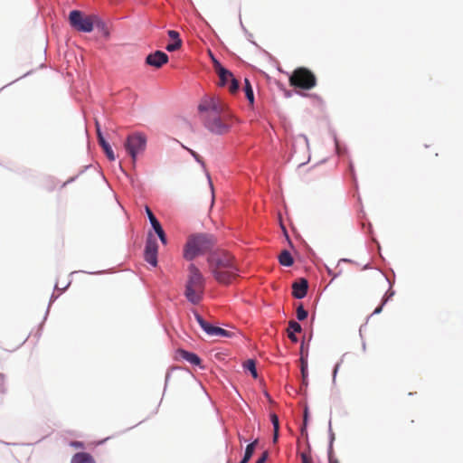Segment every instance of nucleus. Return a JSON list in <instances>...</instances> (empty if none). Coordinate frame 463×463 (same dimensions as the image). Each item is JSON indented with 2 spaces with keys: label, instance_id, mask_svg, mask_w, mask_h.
<instances>
[{
  "label": "nucleus",
  "instance_id": "obj_36",
  "mask_svg": "<svg viewBox=\"0 0 463 463\" xmlns=\"http://www.w3.org/2000/svg\"><path fill=\"white\" fill-rule=\"evenodd\" d=\"M156 234L158 236V239L160 240L161 243L163 245H166L167 244V237H166V234L162 228H160L159 230H156Z\"/></svg>",
  "mask_w": 463,
  "mask_h": 463
},
{
  "label": "nucleus",
  "instance_id": "obj_2",
  "mask_svg": "<svg viewBox=\"0 0 463 463\" xmlns=\"http://www.w3.org/2000/svg\"><path fill=\"white\" fill-rule=\"evenodd\" d=\"M216 245V238L207 232L192 233L187 238L183 249V257L192 261L199 256L213 252Z\"/></svg>",
  "mask_w": 463,
  "mask_h": 463
},
{
  "label": "nucleus",
  "instance_id": "obj_31",
  "mask_svg": "<svg viewBox=\"0 0 463 463\" xmlns=\"http://www.w3.org/2000/svg\"><path fill=\"white\" fill-rule=\"evenodd\" d=\"M182 147L184 148L185 150H187L190 155L194 158V160L200 164V165L205 170V164H204V161L203 160V158L200 156L199 154H197L195 151H194L193 149L191 148H188L187 146L182 145Z\"/></svg>",
  "mask_w": 463,
  "mask_h": 463
},
{
  "label": "nucleus",
  "instance_id": "obj_63",
  "mask_svg": "<svg viewBox=\"0 0 463 463\" xmlns=\"http://www.w3.org/2000/svg\"><path fill=\"white\" fill-rule=\"evenodd\" d=\"M250 37H252V34H250V36H248V41L251 42L252 44H255V42L251 41Z\"/></svg>",
  "mask_w": 463,
  "mask_h": 463
},
{
  "label": "nucleus",
  "instance_id": "obj_41",
  "mask_svg": "<svg viewBox=\"0 0 463 463\" xmlns=\"http://www.w3.org/2000/svg\"><path fill=\"white\" fill-rule=\"evenodd\" d=\"M177 368L178 367H176V366H171L170 368H168V370H167V372L165 373V388L166 387L167 383H168V381H169V379L171 377L172 371L176 370Z\"/></svg>",
  "mask_w": 463,
  "mask_h": 463
},
{
  "label": "nucleus",
  "instance_id": "obj_26",
  "mask_svg": "<svg viewBox=\"0 0 463 463\" xmlns=\"http://www.w3.org/2000/svg\"><path fill=\"white\" fill-rule=\"evenodd\" d=\"M226 111V105L220 103L218 100H214L213 105L212 107V112H213L216 116L220 117L222 114H224Z\"/></svg>",
  "mask_w": 463,
  "mask_h": 463
},
{
  "label": "nucleus",
  "instance_id": "obj_9",
  "mask_svg": "<svg viewBox=\"0 0 463 463\" xmlns=\"http://www.w3.org/2000/svg\"><path fill=\"white\" fill-rule=\"evenodd\" d=\"M169 61L168 55L163 51H155L146 57V63L155 68H161Z\"/></svg>",
  "mask_w": 463,
  "mask_h": 463
},
{
  "label": "nucleus",
  "instance_id": "obj_25",
  "mask_svg": "<svg viewBox=\"0 0 463 463\" xmlns=\"http://www.w3.org/2000/svg\"><path fill=\"white\" fill-rule=\"evenodd\" d=\"M300 360V372H301V377L302 378H307L308 377V365H307V352H306V355L302 358H299Z\"/></svg>",
  "mask_w": 463,
  "mask_h": 463
},
{
  "label": "nucleus",
  "instance_id": "obj_3",
  "mask_svg": "<svg viewBox=\"0 0 463 463\" xmlns=\"http://www.w3.org/2000/svg\"><path fill=\"white\" fill-rule=\"evenodd\" d=\"M204 278L194 265L189 266V275L185 283L184 296L188 302L198 305L203 297Z\"/></svg>",
  "mask_w": 463,
  "mask_h": 463
},
{
  "label": "nucleus",
  "instance_id": "obj_57",
  "mask_svg": "<svg viewBox=\"0 0 463 463\" xmlns=\"http://www.w3.org/2000/svg\"><path fill=\"white\" fill-rule=\"evenodd\" d=\"M76 179H77V176H73V177L70 178V179L66 182V184H68V183H71V182H74Z\"/></svg>",
  "mask_w": 463,
  "mask_h": 463
},
{
  "label": "nucleus",
  "instance_id": "obj_62",
  "mask_svg": "<svg viewBox=\"0 0 463 463\" xmlns=\"http://www.w3.org/2000/svg\"><path fill=\"white\" fill-rule=\"evenodd\" d=\"M250 37H252V34H250V36H248V41L251 42L252 44H255V42L251 41Z\"/></svg>",
  "mask_w": 463,
  "mask_h": 463
},
{
  "label": "nucleus",
  "instance_id": "obj_20",
  "mask_svg": "<svg viewBox=\"0 0 463 463\" xmlns=\"http://www.w3.org/2000/svg\"><path fill=\"white\" fill-rule=\"evenodd\" d=\"M244 92L249 104L253 106L255 102L254 91L250 80L247 78L244 79Z\"/></svg>",
  "mask_w": 463,
  "mask_h": 463
},
{
  "label": "nucleus",
  "instance_id": "obj_14",
  "mask_svg": "<svg viewBox=\"0 0 463 463\" xmlns=\"http://www.w3.org/2000/svg\"><path fill=\"white\" fill-rule=\"evenodd\" d=\"M71 463H96L94 458L89 452H77L71 460Z\"/></svg>",
  "mask_w": 463,
  "mask_h": 463
},
{
  "label": "nucleus",
  "instance_id": "obj_10",
  "mask_svg": "<svg viewBox=\"0 0 463 463\" xmlns=\"http://www.w3.org/2000/svg\"><path fill=\"white\" fill-rule=\"evenodd\" d=\"M96 132H97V138L98 143L102 148L103 152L105 153L107 158L109 161H114L116 159L114 151L110 146V144L106 140V138L103 136V133L101 131L99 123L96 121Z\"/></svg>",
  "mask_w": 463,
  "mask_h": 463
},
{
  "label": "nucleus",
  "instance_id": "obj_43",
  "mask_svg": "<svg viewBox=\"0 0 463 463\" xmlns=\"http://www.w3.org/2000/svg\"><path fill=\"white\" fill-rule=\"evenodd\" d=\"M302 463H312V458L307 453H301L300 455Z\"/></svg>",
  "mask_w": 463,
  "mask_h": 463
},
{
  "label": "nucleus",
  "instance_id": "obj_53",
  "mask_svg": "<svg viewBox=\"0 0 463 463\" xmlns=\"http://www.w3.org/2000/svg\"><path fill=\"white\" fill-rule=\"evenodd\" d=\"M279 430H278L277 432L275 430H273L272 442L277 443L279 440Z\"/></svg>",
  "mask_w": 463,
  "mask_h": 463
},
{
  "label": "nucleus",
  "instance_id": "obj_34",
  "mask_svg": "<svg viewBox=\"0 0 463 463\" xmlns=\"http://www.w3.org/2000/svg\"><path fill=\"white\" fill-rule=\"evenodd\" d=\"M269 419H270V422L273 426V430H275L277 432L278 430H279V416L272 412L270 413L269 415Z\"/></svg>",
  "mask_w": 463,
  "mask_h": 463
},
{
  "label": "nucleus",
  "instance_id": "obj_17",
  "mask_svg": "<svg viewBox=\"0 0 463 463\" xmlns=\"http://www.w3.org/2000/svg\"><path fill=\"white\" fill-rule=\"evenodd\" d=\"M216 73L219 76V85L222 87L228 85L230 79L232 78L233 75L232 71L225 67L217 70Z\"/></svg>",
  "mask_w": 463,
  "mask_h": 463
},
{
  "label": "nucleus",
  "instance_id": "obj_16",
  "mask_svg": "<svg viewBox=\"0 0 463 463\" xmlns=\"http://www.w3.org/2000/svg\"><path fill=\"white\" fill-rule=\"evenodd\" d=\"M259 443V439H256L252 442L249 443L246 448L241 459L238 463H248L254 454L255 449Z\"/></svg>",
  "mask_w": 463,
  "mask_h": 463
},
{
  "label": "nucleus",
  "instance_id": "obj_61",
  "mask_svg": "<svg viewBox=\"0 0 463 463\" xmlns=\"http://www.w3.org/2000/svg\"><path fill=\"white\" fill-rule=\"evenodd\" d=\"M250 37H252V34H250V36H248V41L251 42L252 44H255V42L251 41Z\"/></svg>",
  "mask_w": 463,
  "mask_h": 463
},
{
  "label": "nucleus",
  "instance_id": "obj_28",
  "mask_svg": "<svg viewBox=\"0 0 463 463\" xmlns=\"http://www.w3.org/2000/svg\"><path fill=\"white\" fill-rule=\"evenodd\" d=\"M334 441H335V434H334V432L332 430L331 420H329V423H328V448H327V454H330V453L334 452V449H333Z\"/></svg>",
  "mask_w": 463,
  "mask_h": 463
},
{
  "label": "nucleus",
  "instance_id": "obj_22",
  "mask_svg": "<svg viewBox=\"0 0 463 463\" xmlns=\"http://www.w3.org/2000/svg\"><path fill=\"white\" fill-rule=\"evenodd\" d=\"M145 210H146V213L147 215V218L149 220V222H150L151 227L154 230V232H156V230H159L160 228H162V225H161L160 222L156 217V215L153 213L151 209L148 206H146Z\"/></svg>",
  "mask_w": 463,
  "mask_h": 463
},
{
  "label": "nucleus",
  "instance_id": "obj_47",
  "mask_svg": "<svg viewBox=\"0 0 463 463\" xmlns=\"http://www.w3.org/2000/svg\"><path fill=\"white\" fill-rule=\"evenodd\" d=\"M349 171H350V174L352 175V178L355 184V185L357 184V181H356V176H355V173H354V165L352 162H350L349 164Z\"/></svg>",
  "mask_w": 463,
  "mask_h": 463
},
{
  "label": "nucleus",
  "instance_id": "obj_44",
  "mask_svg": "<svg viewBox=\"0 0 463 463\" xmlns=\"http://www.w3.org/2000/svg\"><path fill=\"white\" fill-rule=\"evenodd\" d=\"M339 367H340V362L336 363L334 366V369H333V372H332V376H333V383H335V378H336V374L338 373V370H339Z\"/></svg>",
  "mask_w": 463,
  "mask_h": 463
},
{
  "label": "nucleus",
  "instance_id": "obj_42",
  "mask_svg": "<svg viewBox=\"0 0 463 463\" xmlns=\"http://www.w3.org/2000/svg\"><path fill=\"white\" fill-rule=\"evenodd\" d=\"M269 457V452L264 451L255 463H266Z\"/></svg>",
  "mask_w": 463,
  "mask_h": 463
},
{
  "label": "nucleus",
  "instance_id": "obj_56",
  "mask_svg": "<svg viewBox=\"0 0 463 463\" xmlns=\"http://www.w3.org/2000/svg\"><path fill=\"white\" fill-rule=\"evenodd\" d=\"M71 446H73L75 448H80L83 446V443L80 441H73V442H71Z\"/></svg>",
  "mask_w": 463,
  "mask_h": 463
},
{
  "label": "nucleus",
  "instance_id": "obj_8",
  "mask_svg": "<svg viewBox=\"0 0 463 463\" xmlns=\"http://www.w3.org/2000/svg\"><path fill=\"white\" fill-rule=\"evenodd\" d=\"M204 126L210 132L216 135H223L230 129V126L223 123L221 117L207 118L204 122Z\"/></svg>",
  "mask_w": 463,
  "mask_h": 463
},
{
  "label": "nucleus",
  "instance_id": "obj_55",
  "mask_svg": "<svg viewBox=\"0 0 463 463\" xmlns=\"http://www.w3.org/2000/svg\"><path fill=\"white\" fill-rule=\"evenodd\" d=\"M206 175H207V178H208L210 188L212 190V194H213V183H212V180H211L209 173H206Z\"/></svg>",
  "mask_w": 463,
  "mask_h": 463
},
{
  "label": "nucleus",
  "instance_id": "obj_24",
  "mask_svg": "<svg viewBox=\"0 0 463 463\" xmlns=\"http://www.w3.org/2000/svg\"><path fill=\"white\" fill-rule=\"evenodd\" d=\"M385 279L389 284V288L385 292L384 296L382 298L383 305H386L387 302L394 296L395 291L392 289V286L394 284V280H391L388 277L385 276Z\"/></svg>",
  "mask_w": 463,
  "mask_h": 463
},
{
  "label": "nucleus",
  "instance_id": "obj_12",
  "mask_svg": "<svg viewBox=\"0 0 463 463\" xmlns=\"http://www.w3.org/2000/svg\"><path fill=\"white\" fill-rule=\"evenodd\" d=\"M308 290V281L305 278H300L292 284V296L297 299L304 298Z\"/></svg>",
  "mask_w": 463,
  "mask_h": 463
},
{
  "label": "nucleus",
  "instance_id": "obj_39",
  "mask_svg": "<svg viewBox=\"0 0 463 463\" xmlns=\"http://www.w3.org/2000/svg\"><path fill=\"white\" fill-rule=\"evenodd\" d=\"M167 35L169 36L171 41L182 40L180 37V33L175 30H168Z\"/></svg>",
  "mask_w": 463,
  "mask_h": 463
},
{
  "label": "nucleus",
  "instance_id": "obj_23",
  "mask_svg": "<svg viewBox=\"0 0 463 463\" xmlns=\"http://www.w3.org/2000/svg\"><path fill=\"white\" fill-rule=\"evenodd\" d=\"M297 146H303V147H305L306 149L309 148L308 139L306 135L299 134L298 136H297L295 137L293 145H292L294 153H296Z\"/></svg>",
  "mask_w": 463,
  "mask_h": 463
},
{
  "label": "nucleus",
  "instance_id": "obj_7",
  "mask_svg": "<svg viewBox=\"0 0 463 463\" xmlns=\"http://www.w3.org/2000/svg\"><path fill=\"white\" fill-rule=\"evenodd\" d=\"M158 244L154 237L153 233L149 232L146 236L145 249H144V260L152 267H156L158 263Z\"/></svg>",
  "mask_w": 463,
  "mask_h": 463
},
{
  "label": "nucleus",
  "instance_id": "obj_45",
  "mask_svg": "<svg viewBox=\"0 0 463 463\" xmlns=\"http://www.w3.org/2000/svg\"><path fill=\"white\" fill-rule=\"evenodd\" d=\"M334 141H335V151L338 155H341L343 152H342V148L340 146V144H339V141L337 140V137L335 136V134H334Z\"/></svg>",
  "mask_w": 463,
  "mask_h": 463
},
{
  "label": "nucleus",
  "instance_id": "obj_19",
  "mask_svg": "<svg viewBox=\"0 0 463 463\" xmlns=\"http://www.w3.org/2000/svg\"><path fill=\"white\" fill-rule=\"evenodd\" d=\"M279 262L281 266L291 267L294 264V259L288 250H284L279 256Z\"/></svg>",
  "mask_w": 463,
  "mask_h": 463
},
{
  "label": "nucleus",
  "instance_id": "obj_4",
  "mask_svg": "<svg viewBox=\"0 0 463 463\" xmlns=\"http://www.w3.org/2000/svg\"><path fill=\"white\" fill-rule=\"evenodd\" d=\"M289 84L294 88L310 90L317 84L315 74L307 68L300 67L289 75Z\"/></svg>",
  "mask_w": 463,
  "mask_h": 463
},
{
  "label": "nucleus",
  "instance_id": "obj_29",
  "mask_svg": "<svg viewBox=\"0 0 463 463\" xmlns=\"http://www.w3.org/2000/svg\"><path fill=\"white\" fill-rule=\"evenodd\" d=\"M202 330L208 335L213 336L216 326L212 323L205 321L201 326Z\"/></svg>",
  "mask_w": 463,
  "mask_h": 463
},
{
  "label": "nucleus",
  "instance_id": "obj_18",
  "mask_svg": "<svg viewBox=\"0 0 463 463\" xmlns=\"http://www.w3.org/2000/svg\"><path fill=\"white\" fill-rule=\"evenodd\" d=\"M215 100V98L211 97H203L198 105V111L200 113H204L208 111H212V107L213 105V102Z\"/></svg>",
  "mask_w": 463,
  "mask_h": 463
},
{
  "label": "nucleus",
  "instance_id": "obj_30",
  "mask_svg": "<svg viewBox=\"0 0 463 463\" xmlns=\"http://www.w3.org/2000/svg\"><path fill=\"white\" fill-rule=\"evenodd\" d=\"M182 40L171 41L169 43L166 44L165 50L169 52H173L179 50L182 47Z\"/></svg>",
  "mask_w": 463,
  "mask_h": 463
},
{
  "label": "nucleus",
  "instance_id": "obj_58",
  "mask_svg": "<svg viewBox=\"0 0 463 463\" xmlns=\"http://www.w3.org/2000/svg\"><path fill=\"white\" fill-rule=\"evenodd\" d=\"M89 167H90V165L84 166V168L80 170V175L83 174Z\"/></svg>",
  "mask_w": 463,
  "mask_h": 463
},
{
  "label": "nucleus",
  "instance_id": "obj_37",
  "mask_svg": "<svg viewBox=\"0 0 463 463\" xmlns=\"http://www.w3.org/2000/svg\"><path fill=\"white\" fill-rule=\"evenodd\" d=\"M6 386H5V374L3 373H0V394H5L6 392Z\"/></svg>",
  "mask_w": 463,
  "mask_h": 463
},
{
  "label": "nucleus",
  "instance_id": "obj_49",
  "mask_svg": "<svg viewBox=\"0 0 463 463\" xmlns=\"http://www.w3.org/2000/svg\"><path fill=\"white\" fill-rule=\"evenodd\" d=\"M281 228H282V231H283V232H284V235H285V237H286V239H287V241H288V242L289 246H290V247H293V243H292V241H291V240H290V238H289V236H288V232H287V229L285 228V226H284V225H281Z\"/></svg>",
  "mask_w": 463,
  "mask_h": 463
},
{
  "label": "nucleus",
  "instance_id": "obj_27",
  "mask_svg": "<svg viewBox=\"0 0 463 463\" xmlns=\"http://www.w3.org/2000/svg\"><path fill=\"white\" fill-rule=\"evenodd\" d=\"M234 335H235L234 332L223 329V328H222L220 326H216L213 336H221V337L232 338Z\"/></svg>",
  "mask_w": 463,
  "mask_h": 463
},
{
  "label": "nucleus",
  "instance_id": "obj_32",
  "mask_svg": "<svg viewBox=\"0 0 463 463\" xmlns=\"http://www.w3.org/2000/svg\"><path fill=\"white\" fill-rule=\"evenodd\" d=\"M296 316L298 321H303L308 317V312L304 308L302 304H299L297 307Z\"/></svg>",
  "mask_w": 463,
  "mask_h": 463
},
{
  "label": "nucleus",
  "instance_id": "obj_60",
  "mask_svg": "<svg viewBox=\"0 0 463 463\" xmlns=\"http://www.w3.org/2000/svg\"><path fill=\"white\" fill-rule=\"evenodd\" d=\"M250 37H252V34H250V36H248V41L251 42L252 44H255V42L251 41Z\"/></svg>",
  "mask_w": 463,
  "mask_h": 463
},
{
  "label": "nucleus",
  "instance_id": "obj_64",
  "mask_svg": "<svg viewBox=\"0 0 463 463\" xmlns=\"http://www.w3.org/2000/svg\"><path fill=\"white\" fill-rule=\"evenodd\" d=\"M71 282H69L62 289H61V292L65 291L68 287L70 286Z\"/></svg>",
  "mask_w": 463,
  "mask_h": 463
},
{
  "label": "nucleus",
  "instance_id": "obj_38",
  "mask_svg": "<svg viewBox=\"0 0 463 463\" xmlns=\"http://www.w3.org/2000/svg\"><path fill=\"white\" fill-rule=\"evenodd\" d=\"M191 312L193 313L196 322L201 326L206 320L198 313L197 310L192 309Z\"/></svg>",
  "mask_w": 463,
  "mask_h": 463
},
{
  "label": "nucleus",
  "instance_id": "obj_21",
  "mask_svg": "<svg viewBox=\"0 0 463 463\" xmlns=\"http://www.w3.org/2000/svg\"><path fill=\"white\" fill-rule=\"evenodd\" d=\"M244 370L248 371L252 378L257 379L259 373L256 367V361L254 359H248L243 363Z\"/></svg>",
  "mask_w": 463,
  "mask_h": 463
},
{
  "label": "nucleus",
  "instance_id": "obj_54",
  "mask_svg": "<svg viewBox=\"0 0 463 463\" xmlns=\"http://www.w3.org/2000/svg\"><path fill=\"white\" fill-rule=\"evenodd\" d=\"M308 385V377L301 379V388H307Z\"/></svg>",
  "mask_w": 463,
  "mask_h": 463
},
{
  "label": "nucleus",
  "instance_id": "obj_51",
  "mask_svg": "<svg viewBox=\"0 0 463 463\" xmlns=\"http://www.w3.org/2000/svg\"><path fill=\"white\" fill-rule=\"evenodd\" d=\"M384 306L385 305H383V302H381V304L373 310L372 316L380 314L383 311Z\"/></svg>",
  "mask_w": 463,
  "mask_h": 463
},
{
  "label": "nucleus",
  "instance_id": "obj_13",
  "mask_svg": "<svg viewBox=\"0 0 463 463\" xmlns=\"http://www.w3.org/2000/svg\"><path fill=\"white\" fill-rule=\"evenodd\" d=\"M301 331L302 326L298 322L295 320H290L288 322V336L292 343L297 344L298 342V337L297 336V334L300 333Z\"/></svg>",
  "mask_w": 463,
  "mask_h": 463
},
{
  "label": "nucleus",
  "instance_id": "obj_11",
  "mask_svg": "<svg viewBox=\"0 0 463 463\" xmlns=\"http://www.w3.org/2000/svg\"><path fill=\"white\" fill-rule=\"evenodd\" d=\"M176 354L180 358L184 359L190 364L197 366L199 368H203V361L197 354L185 350L184 348H178L176 350Z\"/></svg>",
  "mask_w": 463,
  "mask_h": 463
},
{
  "label": "nucleus",
  "instance_id": "obj_59",
  "mask_svg": "<svg viewBox=\"0 0 463 463\" xmlns=\"http://www.w3.org/2000/svg\"><path fill=\"white\" fill-rule=\"evenodd\" d=\"M250 37H252V34H250V36H248V41L251 42L252 44H255V42L251 41Z\"/></svg>",
  "mask_w": 463,
  "mask_h": 463
},
{
  "label": "nucleus",
  "instance_id": "obj_40",
  "mask_svg": "<svg viewBox=\"0 0 463 463\" xmlns=\"http://www.w3.org/2000/svg\"><path fill=\"white\" fill-rule=\"evenodd\" d=\"M307 424L308 423H305L303 422L302 425L300 426L299 428V431H300V434L302 437H306L307 438Z\"/></svg>",
  "mask_w": 463,
  "mask_h": 463
},
{
  "label": "nucleus",
  "instance_id": "obj_35",
  "mask_svg": "<svg viewBox=\"0 0 463 463\" xmlns=\"http://www.w3.org/2000/svg\"><path fill=\"white\" fill-rule=\"evenodd\" d=\"M56 298H57V296H54V294H52V297H51V299H50L49 306H51L52 302V301H54ZM49 308H50V307H48V308H47V310H46V312H45V316H44V317H43V322H44V321L46 320V318H47V316H48V314H49ZM43 323H42V324L40 325V327H39V329H38V331H37V333H36V336H37V337H40V336H41V334H42V332H41V331H42V329H43Z\"/></svg>",
  "mask_w": 463,
  "mask_h": 463
},
{
  "label": "nucleus",
  "instance_id": "obj_52",
  "mask_svg": "<svg viewBox=\"0 0 463 463\" xmlns=\"http://www.w3.org/2000/svg\"><path fill=\"white\" fill-rule=\"evenodd\" d=\"M306 352L308 353V348L305 347V344L304 342L301 343V346H300V358H302V355L305 356L306 355Z\"/></svg>",
  "mask_w": 463,
  "mask_h": 463
},
{
  "label": "nucleus",
  "instance_id": "obj_6",
  "mask_svg": "<svg viewBox=\"0 0 463 463\" xmlns=\"http://www.w3.org/2000/svg\"><path fill=\"white\" fill-rule=\"evenodd\" d=\"M94 14L86 15L80 10H71L69 14L70 25L78 32L90 33L94 29Z\"/></svg>",
  "mask_w": 463,
  "mask_h": 463
},
{
  "label": "nucleus",
  "instance_id": "obj_33",
  "mask_svg": "<svg viewBox=\"0 0 463 463\" xmlns=\"http://www.w3.org/2000/svg\"><path fill=\"white\" fill-rule=\"evenodd\" d=\"M227 86L229 87L231 92H236L240 88V83L232 75V78L230 79Z\"/></svg>",
  "mask_w": 463,
  "mask_h": 463
},
{
  "label": "nucleus",
  "instance_id": "obj_5",
  "mask_svg": "<svg viewBox=\"0 0 463 463\" xmlns=\"http://www.w3.org/2000/svg\"><path fill=\"white\" fill-rule=\"evenodd\" d=\"M146 136L141 132H135L127 137L124 147L133 163L137 161V156L146 150Z\"/></svg>",
  "mask_w": 463,
  "mask_h": 463
},
{
  "label": "nucleus",
  "instance_id": "obj_48",
  "mask_svg": "<svg viewBox=\"0 0 463 463\" xmlns=\"http://www.w3.org/2000/svg\"><path fill=\"white\" fill-rule=\"evenodd\" d=\"M308 420H309V410H308V407L306 406L304 409V413H303V422L308 423Z\"/></svg>",
  "mask_w": 463,
  "mask_h": 463
},
{
  "label": "nucleus",
  "instance_id": "obj_15",
  "mask_svg": "<svg viewBox=\"0 0 463 463\" xmlns=\"http://www.w3.org/2000/svg\"><path fill=\"white\" fill-rule=\"evenodd\" d=\"M93 23L95 24L94 28H96L99 33H100L105 38L109 37L110 32L108 25L99 15L94 14Z\"/></svg>",
  "mask_w": 463,
  "mask_h": 463
},
{
  "label": "nucleus",
  "instance_id": "obj_50",
  "mask_svg": "<svg viewBox=\"0 0 463 463\" xmlns=\"http://www.w3.org/2000/svg\"><path fill=\"white\" fill-rule=\"evenodd\" d=\"M328 463H339L338 459L335 458L334 452L327 454Z\"/></svg>",
  "mask_w": 463,
  "mask_h": 463
},
{
  "label": "nucleus",
  "instance_id": "obj_1",
  "mask_svg": "<svg viewBox=\"0 0 463 463\" xmlns=\"http://www.w3.org/2000/svg\"><path fill=\"white\" fill-rule=\"evenodd\" d=\"M207 262L213 277L222 285H230L239 276L240 269L235 263V259L227 252L213 251L208 255Z\"/></svg>",
  "mask_w": 463,
  "mask_h": 463
},
{
  "label": "nucleus",
  "instance_id": "obj_46",
  "mask_svg": "<svg viewBox=\"0 0 463 463\" xmlns=\"http://www.w3.org/2000/svg\"><path fill=\"white\" fill-rule=\"evenodd\" d=\"M212 60L215 71L223 67L222 63L213 55H212Z\"/></svg>",
  "mask_w": 463,
  "mask_h": 463
}]
</instances>
